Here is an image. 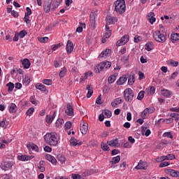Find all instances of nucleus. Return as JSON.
<instances>
[{"mask_svg":"<svg viewBox=\"0 0 179 179\" xmlns=\"http://www.w3.org/2000/svg\"><path fill=\"white\" fill-rule=\"evenodd\" d=\"M44 141L50 145V146H57L58 145V141H59V138L58 137V134L55 132L47 133L44 136Z\"/></svg>","mask_w":179,"mask_h":179,"instance_id":"nucleus-1","label":"nucleus"},{"mask_svg":"<svg viewBox=\"0 0 179 179\" xmlns=\"http://www.w3.org/2000/svg\"><path fill=\"white\" fill-rule=\"evenodd\" d=\"M115 12L119 15L125 13L127 10V6L125 5V0H117L114 2Z\"/></svg>","mask_w":179,"mask_h":179,"instance_id":"nucleus-2","label":"nucleus"},{"mask_svg":"<svg viewBox=\"0 0 179 179\" xmlns=\"http://www.w3.org/2000/svg\"><path fill=\"white\" fill-rule=\"evenodd\" d=\"M111 68V62L104 61L97 64L94 68L95 73H100V72H104Z\"/></svg>","mask_w":179,"mask_h":179,"instance_id":"nucleus-3","label":"nucleus"},{"mask_svg":"<svg viewBox=\"0 0 179 179\" xmlns=\"http://www.w3.org/2000/svg\"><path fill=\"white\" fill-rule=\"evenodd\" d=\"M58 7L54 6L52 0H48L43 3V10L45 13H50V12H54Z\"/></svg>","mask_w":179,"mask_h":179,"instance_id":"nucleus-4","label":"nucleus"},{"mask_svg":"<svg viewBox=\"0 0 179 179\" xmlns=\"http://www.w3.org/2000/svg\"><path fill=\"white\" fill-rule=\"evenodd\" d=\"M152 37L157 43H166V34L162 33L160 31H155L152 34Z\"/></svg>","mask_w":179,"mask_h":179,"instance_id":"nucleus-5","label":"nucleus"},{"mask_svg":"<svg viewBox=\"0 0 179 179\" xmlns=\"http://www.w3.org/2000/svg\"><path fill=\"white\" fill-rule=\"evenodd\" d=\"M123 96L125 101L131 103V101L134 100V90H132L131 88L124 90Z\"/></svg>","mask_w":179,"mask_h":179,"instance_id":"nucleus-6","label":"nucleus"},{"mask_svg":"<svg viewBox=\"0 0 179 179\" xmlns=\"http://www.w3.org/2000/svg\"><path fill=\"white\" fill-rule=\"evenodd\" d=\"M129 41V35L123 36L119 41L116 42L117 47H121V45H125Z\"/></svg>","mask_w":179,"mask_h":179,"instance_id":"nucleus-7","label":"nucleus"},{"mask_svg":"<svg viewBox=\"0 0 179 179\" xmlns=\"http://www.w3.org/2000/svg\"><path fill=\"white\" fill-rule=\"evenodd\" d=\"M136 170H147L148 162L140 160L138 165L135 167Z\"/></svg>","mask_w":179,"mask_h":179,"instance_id":"nucleus-8","label":"nucleus"},{"mask_svg":"<svg viewBox=\"0 0 179 179\" xmlns=\"http://www.w3.org/2000/svg\"><path fill=\"white\" fill-rule=\"evenodd\" d=\"M165 173L166 174H169V176L176 178L179 177V171H176L174 169H166Z\"/></svg>","mask_w":179,"mask_h":179,"instance_id":"nucleus-9","label":"nucleus"},{"mask_svg":"<svg viewBox=\"0 0 179 179\" xmlns=\"http://www.w3.org/2000/svg\"><path fill=\"white\" fill-rule=\"evenodd\" d=\"M80 131L83 135H86L87 134V131H89V124L87 122H83L80 124Z\"/></svg>","mask_w":179,"mask_h":179,"instance_id":"nucleus-10","label":"nucleus"},{"mask_svg":"<svg viewBox=\"0 0 179 179\" xmlns=\"http://www.w3.org/2000/svg\"><path fill=\"white\" fill-rule=\"evenodd\" d=\"M117 22H118V18H117V17H111L110 15L106 17L107 24H115Z\"/></svg>","mask_w":179,"mask_h":179,"instance_id":"nucleus-11","label":"nucleus"},{"mask_svg":"<svg viewBox=\"0 0 179 179\" xmlns=\"http://www.w3.org/2000/svg\"><path fill=\"white\" fill-rule=\"evenodd\" d=\"M153 113V110H152L151 108H146L141 113V117L143 120H146L148 118V116L149 114H152Z\"/></svg>","mask_w":179,"mask_h":179,"instance_id":"nucleus-12","label":"nucleus"},{"mask_svg":"<svg viewBox=\"0 0 179 179\" xmlns=\"http://www.w3.org/2000/svg\"><path fill=\"white\" fill-rule=\"evenodd\" d=\"M12 166H13L12 162H4L3 164H1V167L2 170L7 171V170H10V169H12Z\"/></svg>","mask_w":179,"mask_h":179,"instance_id":"nucleus-13","label":"nucleus"},{"mask_svg":"<svg viewBox=\"0 0 179 179\" xmlns=\"http://www.w3.org/2000/svg\"><path fill=\"white\" fill-rule=\"evenodd\" d=\"M66 50L67 54H72V51H73V43H72V41L69 40L67 41Z\"/></svg>","mask_w":179,"mask_h":179,"instance_id":"nucleus-14","label":"nucleus"},{"mask_svg":"<svg viewBox=\"0 0 179 179\" xmlns=\"http://www.w3.org/2000/svg\"><path fill=\"white\" fill-rule=\"evenodd\" d=\"M65 113L66 115H69L70 117L73 115V106H72L71 103H68Z\"/></svg>","mask_w":179,"mask_h":179,"instance_id":"nucleus-15","label":"nucleus"},{"mask_svg":"<svg viewBox=\"0 0 179 179\" xmlns=\"http://www.w3.org/2000/svg\"><path fill=\"white\" fill-rule=\"evenodd\" d=\"M127 80H128V76H123L117 80L116 83L118 85V86H121L122 85H124Z\"/></svg>","mask_w":179,"mask_h":179,"instance_id":"nucleus-16","label":"nucleus"},{"mask_svg":"<svg viewBox=\"0 0 179 179\" xmlns=\"http://www.w3.org/2000/svg\"><path fill=\"white\" fill-rule=\"evenodd\" d=\"M46 160H48V162H50L52 164H57V159L54 157V156L47 154L45 156Z\"/></svg>","mask_w":179,"mask_h":179,"instance_id":"nucleus-17","label":"nucleus"},{"mask_svg":"<svg viewBox=\"0 0 179 179\" xmlns=\"http://www.w3.org/2000/svg\"><path fill=\"white\" fill-rule=\"evenodd\" d=\"M90 22L92 26L96 27V14L93 12L90 14Z\"/></svg>","mask_w":179,"mask_h":179,"instance_id":"nucleus-18","label":"nucleus"},{"mask_svg":"<svg viewBox=\"0 0 179 179\" xmlns=\"http://www.w3.org/2000/svg\"><path fill=\"white\" fill-rule=\"evenodd\" d=\"M110 54H111V50L106 49L99 55V58H106V57H109Z\"/></svg>","mask_w":179,"mask_h":179,"instance_id":"nucleus-19","label":"nucleus"},{"mask_svg":"<svg viewBox=\"0 0 179 179\" xmlns=\"http://www.w3.org/2000/svg\"><path fill=\"white\" fill-rule=\"evenodd\" d=\"M56 116H57V111H55L52 116L47 115L46 116V122L48 124H51V122H52V121L54 120V118H55Z\"/></svg>","mask_w":179,"mask_h":179,"instance_id":"nucleus-20","label":"nucleus"},{"mask_svg":"<svg viewBox=\"0 0 179 179\" xmlns=\"http://www.w3.org/2000/svg\"><path fill=\"white\" fill-rule=\"evenodd\" d=\"M86 90H87V99H90V97H92V96L93 95V87H92L91 85H87Z\"/></svg>","mask_w":179,"mask_h":179,"instance_id":"nucleus-21","label":"nucleus"},{"mask_svg":"<svg viewBox=\"0 0 179 179\" xmlns=\"http://www.w3.org/2000/svg\"><path fill=\"white\" fill-rule=\"evenodd\" d=\"M122 99L119 97L113 100V101L111 103V106L112 107H117L118 104H122Z\"/></svg>","mask_w":179,"mask_h":179,"instance_id":"nucleus-22","label":"nucleus"},{"mask_svg":"<svg viewBox=\"0 0 179 179\" xmlns=\"http://www.w3.org/2000/svg\"><path fill=\"white\" fill-rule=\"evenodd\" d=\"M22 64L24 69H29L30 68V60L29 59H24L22 61Z\"/></svg>","mask_w":179,"mask_h":179,"instance_id":"nucleus-23","label":"nucleus"},{"mask_svg":"<svg viewBox=\"0 0 179 179\" xmlns=\"http://www.w3.org/2000/svg\"><path fill=\"white\" fill-rule=\"evenodd\" d=\"M121 160V157L120 155H117L116 157H113L112 160L110 161V164H117V163H120V161Z\"/></svg>","mask_w":179,"mask_h":179,"instance_id":"nucleus-24","label":"nucleus"},{"mask_svg":"<svg viewBox=\"0 0 179 179\" xmlns=\"http://www.w3.org/2000/svg\"><path fill=\"white\" fill-rule=\"evenodd\" d=\"M171 40L172 43H176V41H178L179 40V34L174 33L171 35Z\"/></svg>","mask_w":179,"mask_h":179,"instance_id":"nucleus-25","label":"nucleus"},{"mask_svg":"<svg viewBox=\"0 0 179 179\" xmlns=\"http://www.w3.org/2000/svg\"><path fill=\"white\" fill-rule=\"evenodd\" d=\"M145 92L147 94L152 95L155 94V92H156V88L155 87H150L145 89Z\"/></svg>","mask_w":179,"mask_h":179,"instance_id":"nucleus-26","label":"nucleus"},{"mask_svg":"<svg viewBox=\"0 0 179 179\" xmlns=\"http://www.w3.org/2000/svg\"><path fill=\"white\" fill-rule=\"evenodd\" d=\"M134 83H135V75L134 74H131L129 76L128 84L130 86H132V85H134Z\"/></svg>","mask_w":179,"mask_h":179,"instance_id":"nucleus-27","label":"nucleus"},{"mask_svg":"<svg viewBox=\"0 0 179 179\" xmlns=\"http://www.w3.org/2000/svg\"><path fill=\"white\" fill-rule=\"evenodd\" d=\"M120 61L124 62V64H129V55H125L122 56L120 58Z\"/></svg>","mask_w":179,"mask_h":179,"instance_id":"nucleus-28","label":"nucleus"},{"mask_svg":"<svg viewBox=\"0 0 179 179\" xmlns=\"http://www.w3.org/2000/svg\"><path fill=\"white\" fill-rule=\"evenodd\" d=\"M171 91L169 90H162V96H164L165 97H170V96H171Z\"/></svg>","mask_w":179,"mask_h":179,"instance_id":"nucleus-29","label":"nucleus"},{"mask_svg":"<svg viewBox=\"0 0 179 179\" xmlns=\"http://www.w3.org/2000/svg\"><path fill=\"white\" fill-rule=\"evenodd\" d=\"M16 104L15 103H11L9 106H8V111L9 113H16Z\"/></svg>","mask_w":179,"mask_h":179,"instance_id":"nucleus-30","label":"nucleus"},{"mask_svg":"<svg viewBox=\"0 0 179 179\" xmlns=\"http://www.w3.org/2000/svg\"><path fill=\"white\" fill-rule=\"evenodd\" d=\"M36 87L38 90H41V92H45V90H47V88L45 87V85H44L43 84H36Z\"/></svg>","mask_w":179,"mask_h":179,"instance_id":"nucleus-31","label":"nucleus"},{"mask_svg":"<svg viewBox=\"0 0 179 179\" xmlns=\"http://www.w3.org/2000/svg\"><path fill=\"white\" fill-rule=\"evenodd\" d=\"M70 143L73 146H80V145H82V143H78V140H76V138H71Z\"/></svg>","mask_w":179,"mask_h":179,"instance_id":"nucleus-32","label":"nucleus"},{"mask_svg":"<svg viewBox=\"0 0 179 179\" xmlns=\"http://www.w3.org/2000/svg\"><path fill=\"white\" fill-rule=\"evenodd\" d=\"M62 124H64V119H57L55 122V127H57V128H61L62 127Z\"/></svg>","mask_w":179,"mask_h":179,"instance_id":"nucleus-33","label":"nucleus"},{"mask_svg":"<svg viewBox=\"0 0 179 179\" xmlns=\"http://www.w3.org/2000/svg\"><path fill=\"white\" fill-rule=\"evenodd\" d=\"M30 82L31 80L29 76H25V78H24L22 80L23 85L25 86H29V85H30Z\"/></svg>","mask_w":179,"mask_h":179,"instance_id":"nucleus-34","label":"nucleus"},{"mask_svg":"<svg viewBox=\"0 0 179 179\" xmlns=\"http://www.w3.org/2000/svg\"><path fill=\"white\" fill-rule=\"evenodd\" d=\"M83 27H84V28L86 27V24L80 22V27H78L76 29V31H77L78 33H82V31H83Z\"/></svg>","mask_w":179,"mask_h":179,"instance_id":"nucleus-35","label":"nucleus"},{"mask_svg":"<svg viewBox=\"0 0 179 179\" xmlns=\"http://www.w3.org/2000/svg\"><path fill=\"white\" fill-rule=\"evenodd\" d=\"M7 87L8 88V92L10 93V92H13V89L15 88V84H13V83H8L7 85H6Z\"/></svg>","mask_w":179,"mask_h":179,"instance_id":"nucleus-36","label":"nucleus"},{"mask_svg":"<svg viewBox=\"0 0 179 179\" xmlns=\"http://www.w3.org/2000/svg\"><path fill=\"white\" fill-rule=\"evenodd\" d=\"M168 65L170 66H178V62H176L173 59H170L167 62Z\"/></svg>","mask_w":179,"mask_h":179,"instance_id":"nucleus-37","label":"nucleus"},{"mask_svg":"<svg viewBox=\"0 0 179 179\" xmlns=\"http://www.w3.org/2000/svg\"><path fill=\"white\" fill-rule=\"evenodd\" d=\"M109 146L115 147L117 145H118V138H115L114 140H111L108 142Z\"/></svg>","mask_w":179,"mask_h":179,"instance_id":"nucleus-38","label":"nucleus"},{"mask_svg":"<svg viewBox=\"0 0 179 179\" xmlns=\"http://www.w3.org/2000/svg\"><path fill=\"white\" fill-rule=\"evenodd\" d=\"M66 75V68L63 67L59 73V76L62 78Z\"/></svg>","mask_w":179,"mask_h":179,"instance_id":"nucleus-39","label":"nucleus"},{"mask_svg":"<svg viewBox=\"0 0 179 179\" xmlns=\"http://www.w3.org/2000/svg\"><path fill=\"white\" fill-rule=\"evenodd\" d=\"M116 79L117 76L115 75H112L108 78V83H114Z\"/></svg>","mask_w":179,"mask_h":179,"instance_id":"nucleus-40","label":"nucleus"},{"mask_svg":"<svg viewBox=\"0 0 179 179\" xmlns=\"http://www.w3.org/2000/svg\"><path fill=\"white\" fill-rule=\"evenodd\" d=\"M101 149H103L105 152H109L110 147H108V145L104 143H101Z\"/></svg>","mask_w":179,"mask_h":179,"instance_id":"nucleus-41","label":"nucleus"},{"mask_svg":"<svg viewBox=\"0 0 179 179\" xmlns=\"http://www.w3.org/2000/svg\"><path fill=\"white\" fill-rule=\"evenodd\" d=\"M38 41L40 43H48V37H38Z\"/></svg>","mask_w":179,"mask_h":179,"instance_id":"nucleus-42","label":"nucleus"},{"mask_svg":"<svg viewBox=\"0 0 179 179\" xmlns=\"http://www.w3.org/2000/svg\"><path fill=\"white\" fill-rule=\"evenodd\" d=\"M145 97V91H141L137 96L138 100H142Z\"/></svg>","mask_w":179,"mask_h":179,"instance_id":"nucleus-43","label":"nucleus"},{"mask_svg":"<svg viewBox=\"0 0 179 179\" xmlns=\"http://www.w3.org/2000/svg\"><path fill=\"white\" fill-rule=\"evenodd\" d=\"M34 113V108H29L27 111L26 112V115L30 117Z\"/></svg>","mask_w":179,"mask_h":179,"instance_id":"nucleus-44","label":"nucleus"},{"mask_svg":"<svg viewBox=\"0 0 179 179\" xmlns=\"http://www.w3.org/2000/svg\"><path fill=\"white\" fill-rule=\"evenodd\" d=\"M103 113L107 118H110L111 115H113V113L109 110H105Z\"/></svg>","mask_w":179,"mask_h":179,"instance_id":"nucleus-45","label":"nucleus"},{"mask_svg":"<svg viewBox=\"0 0 179 179\" xmlns=\"http://www.w3.org/2000/svg\"><path fill=\"white\" fill-rule=\"evenodd\" d=\"M164 138H169L170 139H173V134H171V132H165L163 134Z\"/></svg>","mask_w":179,"mask_h":179,"instance_id":"nucleus-46","label":"nucleus"},{"mask_svg":"<svg viewBox=\"0 0 179 179\" xmlns=\"http://www.w3.org/2000/svg\"><path fill=\"white\" fill-rule=\"evenodd\" d=\"M43 83H44V85H47L48 86H50L52 85V80H51L50 79H44L43 80Z\"/></svg>","mask_w":179,"mask_h":179,"instance_id":"nucleus-47","label":"nucleus"},{"mask_svg":"<svg viewBox=\"0 0 179 179\" xmlns=\"http://www.w3.org/2000/svg\"><path fill=\"white\" fill-rule=\"evenodd\" d=\"M26 34H27V31H26V30H22L18 34V36H20V38H23L24 36H26Z\"/></svg>","mask_w":179,"mask_h":179,"instance_id":"nucleus-48","label":"nucleus"},{"mask_svg":"<svg viewBox=\"0 0 179 179\" xmlns=\"http://www.w3.org/2000/svg\"><path fill=\"white\" fill-rule=\"evenodd\" d=\"M52 1L53 2V5L58 8V6H59V5H61L62 0H52Z\"/></svg>","mask_w":179,"mask_h":179,"instance_id":"nucleus-49","label":"nucleus"},{"mask_svg":"<svg viewBox=\"0 0 179 179\" xmlns=\"http://www.w3.org/2000/svg\"><path fill=\"white\" fill-rule=\"evenodd\" d=\"M58 160H59V162H60L62 163H65V162H66V159L65 158V156H64V155H59Z\"/></svg>","mask_w":179,"mask_h":179,"instance_id":"nucleus-50","label":"nucleus"},{"mask_svg":"<svg viewBox=\"0 0 179 179\" xmlns=\"http://www.w3.org/2000/svg\"><path fill=\"white\" fill-rule=\"evenodd\" d=\"M64 128L66 130L71 129V128H72V122H66L64 124Z\"/></svg>","mask_w":179,"mask_h":179,"instance_id":"nucleus-51","label":"nucleus"},{"mask_svg":"<svg viewBox=\"0 0 179 179\" xmlns=\"http://www.w3.org/2000/svg\"><path fill=\"white\" fill-rule=\"evenodd\" d=\"M167 166H170L169 162H163L159 164V167L161 168L167 167Z\"/></svg>","mask_w":179,"mask_h":179,"instance_id":"nucleus-52","label":"nucleus"},{"mask_svg":"<svg viewBox=\"0 0 179 179\" xmlns=\"http://www.w3.org/2000/svg\"><path fill=\"white\" fill-rule=\"evenodd\" d=\"M29 148H31V150H34L35 152H37L38 150V147L36 144H31L29 145Z\"/></svg>","mask_w":179,"mask_h":179,"instance_id":"nucleus-53","label":"nucleus"},{"mask_svg":"<svg viewBox=\"0 0 179 179\" xmlns=\"http://www.w3.org/2000/svg\"><path fill=\"white\" fill-rule=\"evenodd\" d=\"M145 50L147 51H152V43H147L145 44Z\"/></svg>","mask_w":179,"mask_h":179,"instance_id":"nucleus-54","label":"nucleus"},{"mask_svg":"<svg viewBox=\"0 0 179 179\" xmlns=\"http://www.w3.org/2000/svg\"><path fill=\"white\" fill-rule=\"evenodd\" d=\"M171 117H172V118H175L176 121H178L179 120V114L178 113H171Z\"/></svg>","mask_w":179,"mask_h":179,"instance_id":"nucleus-55","label":"nucleus"},{"mask_svg":"<svg viewBox=\"0 0 179 179\" xmlns=\"http://www.w3.org/2000/svg\"><path fill=\"white\" fill-rule=\"evenodd\" d=\"M17 159H18V160H20L21 162H26V155H18Z\"/></svg>","mask_w":179,"mask_h":179,"instance_id":"nucleus-56","label":"nucleus"},{"mask_svg":"<svg viewBox=\"0 0 179 179\" xmlns=\"http://www.w3.org/2000/svg\"><path fill=\"white\" fill-rule=\"evenodd\" d=\"M166 157L168 160H174V159H176V155L173 154H168Z\"/></svg>","mask_w":179,"mask_h":179,"instance_id":"nucleus-57","label":"nucleus"},{"mask_svg":"<svg viewBox=\"0 0 179 179\" xmlns=\"http://www.w3.org/2000/svg\"><path fill=\"white\" fill-rule=\"evenodd\" d=\"M0 127H1V128H6V119H3V121L0 122Z\"/></svg>","mask_w":179,"mask_h":179,"instance_id":"nucleus-58","label":"nucleus"},{"mask_svg":"<svg viewBox=\"0 0 179 179\" xmlns=\"http://www.w3.org/2000/svg\"><path fill=\"white\" fill-rule=\"evenodd\" d=\"M71 177L73 179H81L82 178V176H80V175L76 174V173H73L71 175Z\"/></svg>","mask_w":179,"mask_h":179,"instance_id":"nucleus-59","label":"nucleus"},{"mask_svg":"<svg viewBox=\"0 0 179 179\" xmlns=\"http://www.w3.org/2000/svg\"><path fill=\"white\" fill-rule=\"evenodd\" d=\"M27 12L25 13V16H30L31 15V9H30L29 7L26 8Z\"/></svg>","mask_w":179,"mask_h":179,"instance_id":"nucleus-60","label":"nucleus"},{"mask_svg":"<svg viewBox=\"0 0 179 179\" xmlns=\"http://www.w3.org/2000/svg\"><path fill=\"white\" fill-rule=\"evenodd\" d=\"M31 159H34V155H25V161L29 162V160H31Z\"/></svg>","mask_w":179,"mask_h":179,"instance_id":"nucleus-61","label":"nucleus"},{"mask_svg":"<svg viewBox=\"0 0 179 179\" xmlns=\"http://www.w3.org/2000/svg\"><path fill=\"white\" fill-rule=\"evenodd\" d=\"M104 37H106V38H110V37H111V31H108L105 33Z\"/></svg>","mask_w":179,"mask_h":179,"instance_id":"nucleus-62","label":"nucleus"},{"mask_svg":"<svg viewBox=\"0 0 179 179\" xmlns=\"http://www.w3.org/2000/svg\"><path fill=\"white\" fill-rule=\"evenodd\" d=\"M96 104H101V94L96 98Z\"/></svg>","mask_w":179,"mask_h":179,"instance_id":"nucleus-63","label":"nucleus"},{"mask_svg":"<svg viewBox=\"0 0 179 179\" xmlns=\"http://www.w3.org/2000/svg\"><path fill=\"white\" fill-rule=\"evenodd\" d=\"M44 150H45V152H48L50 153V152L52 151V148H51L50 146H45L44 148Z\"/></svg>","mask_w":179,"mask_h":179,"instance_id":"nucleus-64","label":"nucleus"}]
</instances>
